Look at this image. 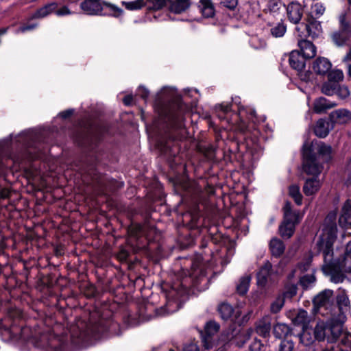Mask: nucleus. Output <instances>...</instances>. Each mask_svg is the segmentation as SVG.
Returning <instances> with one entry per match:
<instances>
[{
    "label": "nucleus",
    "instance_id": "052dcab7",
    "mask_svg": "<svg viewBox=\"0 0 351 351\" xmlns=\"http://www.w3.org/2000/svg\"><path fill=\"white\" fill-rule=\"evenodd\" d=\"M238 3V0H221V3L229 8V9H234Z\"/></svg>",
    "mask_w": 351,
    "mask_h": 351
},
{
    "label": "nucleus",
    "instance_id": "0eeeda50",
    "mask_svg": "<svg viewBox=\"0 0 351 351\" xmlns=\"http://www.w3.org/2000/svg\"><path fill=\"white\" fill-rule=\"evenodd\" d=\"M218 312L223 319L227 320L231 318L234 322L239 325L245 324L250 319L249 314H246L241 318V309L239 308L234 309L233 307L228 303H221L219 304L218 306Z\"/></svg>",
    "mask_w": 351,
    "mask_h": 351
},
{
    "label": "nucleus",
    "instance_id": "aec40b11",
    "mask_svg": "<svg viewBox=\"0 0 351 351\" xmlns=\"http://www.w3.org/2000/svg\"><path fill=\"white\" fill-rule=\"evenodd\" d=\"M337 103L320 97L315 99L313 102V111L317 114L326 112L328 110L337 106Z\"/></svg>",
    "mask_w": 351,
    "mask_h": 351
},
{
    "label": "nucleus",
    "instance_id": "f8f14e48",
    "mask_svg": "<svg viewBox=\"0 0 351 351\" xmlns=\"http://www.w3.org/2000/svg\"><path fill=\"white\" fill-rule=\"evenodd\" d=\"M286 10L289 21L293 24H299L304 13L302 5L297 1H292L288 4Z\"/></svg>",
    "mask_w": 351,
    "mask_h": 351
},
{
    "label": "nucleus",
    "instance_id": "dca6fc26",
    "mask_svg": "<svg viewBox=\"0 0 351 351\" xmlns=\"http://www.w3.org/2000/svg\"><path fill=\"white\" fill-rule=\"evenodd\" d=\"M333 291L330 289H326L317 295L313 299V303L317 308L324 307L328 308L331 304Z\"/></svg>",
    "mask_w": 351,
    "mask_h": 351
},
{
    "label": "nucleus",
    "instance_id": "de8ad7c7",
    "mask_svg": "<svg viewBox=\"0 0 351 351\" xmlns=\"http://www.w3.org/2000/svg\"><path fill=\"white\" fill-rule=\"evenodd\" d=\"M75 113L74 108H69L65 110L60 112L55 119V121L58 119L67 120L70 119Z\"/></svg>",
    "mask_w": 351,
    "mask_h": 351
},
{
    "label": "nucleus",
    "instance_id": "f704fd0d",
    "mask_svg": "<svg viewBox=\"0 0 351 351\" xmlns=\"http://www.w3.org/2000/svg\"><path fill=\"white\" fill-rule=\"evenodd\" d=\"M251 277L249 275L242 276L237 285V291L240 295H245L249 289Z\"/></svg>",
    "mask_w": 351,
    "mask_h": 351
},
{
    "label": "nucleus",
    "instance_id": "393cba45",
    "mask_svg": "<svg viewBox=\"0 0 351 351\" xmlns=\"http://www.w3.org/2000/svg\"><path fill=\"white\" fill-rule=\"evenodd\" d=\"M191 5V0H169V9L175 14L185 12Z\"/></svg>",
    "mask_w": 351,
    "mask_h": 351
},
{
    "label": "nucleus",
    "instance_id": "e433bc0d",
    "mask_svg": "<svg viewBox=\"0 0 351 351\" xmlns=\"http://www.w3.org/2000/svg\"><path fill=\"white\" fill-rule=\"evenodd\" d=\"M339 84L335 82L328 80L322 86V92L326 95L331 96L335 94L338 90Z\"/></svg>",
    "mask_w": 351,
    "mask_h": 351
},
{
    "label": "nucleus",
    "instance_id": "ddd939ff",
    "mask_svg": "<svg viewBox=\"0 0 351 351\" xmlns=\"http://www.w3.org/2000/svg\"><path fill=\"white\" fill-rule=\"evenodd\" d=\"M285 58H287L290 66L295 71L302 70L305 66L306 58L301 55L299 51L293 50L289 55L285 54L283 60Z\"/></svg>",
    "mask_w": 351,
    "mask_h": 351
},
{
    "label": "nucleus",
    "instance_id": "79ce46f5",
    "mask_svg": "<svg viewBox=\"0 0 351 351\" xmlns=\"http://www.w3.org/2000/svg\"><path fill=\"white\" fill-rule=\"evenodd\" d=\"M149 2L147 8L154 10H158L166 5H169V0H147Z\"/></svg>",
    "mask_w": 351,
    "mask_h": 351
},
{
    "label": "nucleus",
    "instance_id": "4c0bfd02",
    "mask_svg": "<svg viewBox=\"0 0 351 351\" xmlns=\"http://www.w3.org/2000/svg\"><path fill=\"white\" fill-rule=\"evenodd\" d=\"M293 322L295 325L302 326L303 328H306L308 324V313L304 310H300L295 315Z\"/></svg>",
    "mask_w": 351,
    "mask_h": 351
},
{
    "label": "nucleus",
    "instance_id": "37998d69",
    "mask_svg": "<svg viewBox=\"0 0 351 351\" xmlns=\"http://www.w3.org/2000/svg\"><path fill=\"white\" fill-rule=\"evenodd\" d=\"M327 74L328 80L335 82L337 84L343 80L344 77L343 71L339 69L330 70Z\"/></svg>",
    "mask_w": 351,
    "mask_h": 351
},
{
    "label": "nucleus",
    "instance_id": "f3484780",
    "mask_svg": "<svg viewBox=\"0 0 351 351\" xmlns=\"http://www.w3.org/2000/svg\"><path fill=\"white\" fill-rule=\"evenodd\" d=\"M336 297L337 305L339 309V314L346 315V313L350 310V302L345 289H339Z\"/></svg>",
    "mask_w": 351,
    "mask_h": 351
},
{
    "label": "nucleus",
    "instance_id": "2f4dec72",
    "mask_svg": "<svg viewBox=\"0 0 351 351\" xmlns=\"http://www.w3.org/2000/svg\"><path fill=\"white\" fill-rule=\"evenodd\" d=\"M273 332L276 338L282 339L291 332V328L285 324H277L274 327Z\"/></svg>",
    "mask_w": 351,
    "mask_h": 351
},
{
    "label": "nucleus",
    "instance_id": "a211bd4d",
    "mask_svg": "<svg viewBox=\"0 0 351 351\" xmlns=\"http://www.w3.org/2000/svg\"><path fill=\"white\" fill-rule=\"evenodd\" d=\"M331 62L329 60L324 57H319L316 58L312 66L313 71L319 75H326L331 69Z\"/></svg>",
    "mask_w": 351,
    "mask_h": 351
},
{
    "label": "nucleus",
    "instance_id": "4be33fe9",
    "mask_svg": "<svg viewBox=\"0 0 351 351\" xmlns=\"http://www.w3.org/2000/svg\"><path fill=\"white\" fill-rule=\"evenodd\" d=\"M298 47L302 55L307 59L313 58L316 55V47L309 40L301 39L298 40Z\"/></svg>",
    "mask_w": 351,
    "mask_h": 351
},
{
    "label": "nucleus",
    "instance_id": "a878e982",
    "mask_svg": "<svg viewBox=\"0 0 351 351\" xmlns=\"http://www.w3.org/2000/svg\"><path fill=\"white\" fill-rule=\"evenodd\" d=\"M321 186V182L317 178L307 179L303 186V191L306 195H312L318 191Z\"/></svg>",
    "mask_w": 351,
    "mask_h": 351
},
{
    "label": "nucleus",
    "instance_id": "c9c22d12",
    "mask_svg": "<svg viewBox=\"0 0 351 351\" xmlns=\"http://www.w3.org/2000/svg\"><path fill=\"white\" fill-rule=\"evenodd\" d=\"M284 210V218H294V220L296 222H300L302 216L300 215L299 212L292 211L291 210V204L289 202H287L283 207Z\"/></svg>",
    "mask_w": 351,
    "mask_h": 351
},
{
    "label": "nucleus",
    "instance_id": "473e14b6",
    "mask_svg": "<svg viewBox=\"0 0 351 351\" xmlns=\"http://www.w3.org/2000/svg\"><path fill=\"white\" fill-rule=\"evenodd\" d=\"M334 262L339 265L346 272L351 273V256L343 254L342 258H335Z\"/></svg>",
    "mask_w": 351,
    "mask_h": 351
},
{
    "label": "nucleus",
    "instance_id": "3c124183",
    "mask_svg": "<svg viewBox=\"0 0 351 351\" xmlns=\"http://www.w3.org/2000/svg\"><path fill=\"white\" fill-rule=\"evenodd\" d=\"M325 11V7L321 3H315L312 5V12L316 17L322 16Z\"/></svg>",
    "mask_w": 351,
    "mask_h": 351
},
{
    "label": "nucleus",
    "instance_id": "f03ea898",
    "mask_svg": "<svg viewBox=\"0 0 351 351\" xmlns=\"http://www.w3.org/2000/svg\"><path fill=\"white\" fill-rule=\"evenodd\" d=\"M336 218L337 214L335 212H331L326 216L322 233L316 243L315 249L323 256L324 263L322 266L323 272L330 276L332 282L338 284L343 282L346 272L334 262L333 244L337 232Z\"/></svg>",
    "mask_w": 351,
    "mask_h": 351
},
{
    "label": "nucleus",
    "instance_id": "412c9836",
    "mask_svg": "<svg viewBox=\"0 0 351 351\" xmlns=\"http://www.w3.org/2000/svg\"><path fill=\"white\" fill-rule=\"evenodd\" d=\"M298 223L294 220V218H284V221L279 228L281 237L287 239L290 238L294 233L295 224Z\"/></svg>",
    "mask_w": 351,
    "mask_h": 351
},
{
    "label": "nucleus",
    "instance_id": "49530a36",
    "mask_svg": "<svg viewBox=\"0 0 351 351\" xmlns=\"http://www.w3.org/2000/svg\"><path fill=\"white\" fill-rule=\"evenodd\" d=\"M250 335L246 332H239L234 338V343L238 347H242L248 340Z\"/></svg>",
    "mask_w": 351,
    "mask_h": 351
},
{
    "label": "nucleus",
    "instance_id": "cd10ccee",
    "mask_svg": "<svg viewBox=\"0 0 351 351\" xmlns=\"http://www.w3.org/2000/svg\"><path fill=\"white\" fill-rule=\"evenodd\" d=\"M271 330V323L268 317H264L261 319L256 327V332L263 337H267L269 336Z\"/></svg>",
    "mask_w": 351,
    "mask_h": 351
},
{
    "label": "nucleus",
    "instance_id": "13d9d810",
    "mask_svg": "<svg viewBox=\"0 0 351 351\" xmlns=\"http://www.w3.org/2000/svg\"><path fill=\"white\" fill-rule=\"evenodd\" d=\"M283 304L284 302L282 300L280 299L276 300V302L271 304V311L274 313L279 312L282 308Z\"/></svg>",
    "mask_w": 351,
    "mask_h": 351
},
{
    "label": "nucleus",
    "instance_id": "bf43d9fd",
    "mask_svg": "<svg viewBox=\"0 0 351 351\" xmlns=\"http://www.w3.org/2000/svg\"><path fill=\"white\" fill-rule=\"evenodd\" d=\"M263 344L261 341L257 339H255L252 344L250 346V351H260L261 350V347Z\"/></svg>",
    "mask_w": 351,
    "mask_h": 351
},
{
    "label": "nucleus",
    "instance_id": "9d476101",
    "mask_svg": "<svg viewBox=\"0 0 351 351\" xmlns=\"http://www.w3.org/2000/svg\"><path fill=\"white\" fill-rule=\"evenodd\" d=\"M82 328L86 326L85 330H80V326H77L78 331H75L74 330L72 331L71 335V339L73 344L75 345H80L84 344L90 341L92 339H95L97 337V334L99 332V330H97L94 328H90L86 324H84L81 323Z\"/></svg>",
    "mask_w": 351,
    "mask_h": 351
},
{
    "label": "nucleus",
    "instance_id": "5701e85b",
    "mask_svg": "<svg viewBox=\"0 0 351 351\" xmlns=\"http://www.w3.org/2000/svg\"><path fill=\"white\" fill-rule=\"evenodd\" d=\"M340 226L345 228H351V203L347 201L342 209L339 218Z\"/></svg>",
    "mask_w": 351,
    "mask_h": 351
},
{
    "label": "nucleus",
    "instance_id": "0e129e2a",
    "mask_svg": "<svg viewBox=\"0 0 351 351\" xmlns=\"http://www.w3.org/2000/svg\"><path fill=\"white\" fill-rule=\"evenodd\" d=\"M338 93L341 98H346L350 95V91L346 86L339 87Z\"/></svg>",
    "mask_w": 351,
    "mask_h": 351
},
{
    "label": "nucleus",
    "instance_id": "5fc2aeb1",
    "mask_svg": "<svg viewBox=\"0 0 351 351\" xmlns=\"http://www.w3.org/2000/svg\"><path fill=\"white\" fill-rule=\"evenodd\" d=\"M293 348V343L290 340H282L280 344L279 351H291Z\"/></svg>",
    "mask_w": 351,
    "mask_h": 351
},
{
    "label": "nucleus",
    "instance_id": "423d86ee",
    "mask_svg": "<svg viewBox=\"0 0 351 351\" xmlns=\"http://www.w3.org/2000/svg\"><path fill=\"white\" fill-rule=\"evenodd\" d=\"M33 343L44 351H64L67 345L65 336H56L50 330L34 337Z\"/></svg>",
    "mask_w": 351,
    "mask_h": 351
},
{
    "label": "nucleus",
    "instance_id": "c85d7f7f",
    "mask_svg": "<svg viewBox=\"0 0 351 351\" xmlns=\"http://www.w3.org/2000/svg\"><path fill=\"white\" fill-rule=\"evenodd\" d=\"M269 249L273 256H280L285 252V246L279 239H272L269 243Z\"/></svg>",
    "mask_w": 351,
    "mask_h": 351
},
{
    "label": "nucleus",
    "instance_id": "603ef678",
    "mask_svg": "<svg viewBox=\"0 0 351 351\" xmlns=\"http://www.w3.org/2000/svg\"><path fill=\"white\" fill-rule=\"evenodd\" d=\"M297 71H298V75L300 79L304 82H310L313 77V73L309 71H303V69H302V70Z\"/></svg>",
    "mask_w": 351,
    "mask_h": 351
},
{
    "label": "nucleus",
    "instance_id": "4468645a",
    "mask_svg": "<svg viewBox=\"0 0 351 351\" xmlns=\"http://www.w3.org/2000/svg\"><path fill=\"white\" fill-rule=\"evenodd\" d=\"M333 124H346L351 121V112L345 108L335 110L329 114Z\"/></svg>",
    "mask_w": 351,
    "mask_h": 351
},
{
    "label": "nucleus",
    "instance_id": "e2e57ef3",
    "mask_svg": "<svg viewBox=\"0 0 351 351\" xmlns=\"http://www.w3.org/2000/svg\"><path fill=\"white\" fill-rule=\"evenodd\" d=\"M36 27V24H30L27 25H23L20 27L16 31V33H24L27 31H30L34 29Z\"/></svg>",
    "mask_w": 351,
    "mask_h": 351
},
{
    "label": "nucleus",
    "instance_id": "1a4fd4ad",
    "mask_svg": "<svg viewBox=\"0 0 351 351\" xmlns=\"http://www.w3.org/2000/svg\"><path fill=\"white\" fill-rule=\"evenodd\" d=\"M346 319V315L338 314L337 317H332L328 320V341L335 342L341 335Z\"/></svg>",
    "mask_w": 351,
    "mask_h": 351
},
{
    "label": "nucleus",
    "instance_id": "c756f323",
    "mask_svg": "<svg viewBox=\"0 0 351 351\" xmlns=\"http://www.w3.org/2000/svg\"><path fill=\"white\" fill-rule=\"evenodd\" d=\"M315 337L318 341L328 338V322L319 321L317 323L314 330Z\"/></svg>",
    "mask_w": 351,
    "mask_h": 351
},
{
    "label": "nucleus",
    "instance_id": "6e6552de",
    "mask_svg": "<svg viewBox=\"0 0 351 351\" xmlns=\"http://www.w3.org/2000/svg\"><path fill=\"white\" fill-rule=\"evenodd\" d=\"M339 23L340 29L332 34V40L337 45L342 46L351 37V21L345 13L340 15Z\"/></svg>",
    "mask_w": 351,
    "mask_h": 351
},
{
    "label": "nucleus",
    "instance_id": "c03bdc74",
    "mask_svg": "<svg viewBox=\"0 0 351 351\" xmlns=\"http://www.w3.org/2000/svg\"><path fill=\"white\" fill-rule=\"evenodd\" d=\"M219 330V325L213 321L208 322L205 326V333L208 337H211Z\"/></svg>",
    "mask_w": 351,
    "mask_h": 351
},
{
    "label": "nucleus",
    "instance_id": "a18cd8bd",
    "mask_svg": "<svg viewBox=\"0 0 351 351\" xmlns=\"http://www.w3.org/2000/svg\"><path fill=\"white\" fill-rule=\"evenodd\" d=\"M192 269L193 271L190 274L192 278L203 277L206 275V271L201 268L199 263L197 261L193 262Z\"/></svg>",
    "mask_w": 351,
    "mask_h": 351
},
{
    "label": "nucleus",
    "instance_id": "8fccbe9b",
    "mask_svg": "<svg viewBox=\"0 0 351 351\" xmlns=\"http://www.w3.org/2000/svg\"><path fill=\"white\" fill-rule=\"evenodd\" d=\"M315 281V278L313 275H304L301 277L300 280V285L304 288H308Z\"/></svg>",
    "mask_w": 351,
    "mask_h": 351
},
{
    "label": "nucleus",
    "instance_id": "f257e3e1",
    "mask_svg": "<svg viewBox=\"0 0 351 351\" xmlns=\"http://www.w3.org/2000/svg\"><path fill=\"white\" fill-rule=\"evenodd\" d=\"M193 93L197 94L198 90L193 88L185 89L182 97L174 88L165 86L156 95V106H160L155 108L159 117L169 128L182 130L185 128L184 115L196 105L195 101L191 105L188 104L189 99L193 97Z\"/></svg>",
    "mask_w": 351,
    "mask_h": 351
},
{
    "label": "nucleus",
    "instance_id": "a19ab883",
    "mask_svg": "<svg viewBox=\"0 0 351 351\" xmlns=\"http://www.w3.org/2000/svg\"><path fill=\"white\" fill-rule=\"evenodd\" d=\"M287 27L284 23L280 22L276 24L270 29L271 34L276 38L282 37L285 35Z\"/></svg>",
    "mask_w": 351,
    "mask_h": 351
},
{
    "label": "nucleus",
    "instance_id": "72a5a7b5",
    "mask_svg": "<svg viewBox=\"0 0 351 351\" xmlns=\"http://www.w3.org/2000/svg\"><path fill=\"white\" fill-rule=\"evenodd\" d=\"M333 129V123L330 120L319 119L315 124L314 132H330Z\"/></svg>",
    "mask_w": 351,
    "mask_h": 351
},
{
    "label": "nucleus",
    "instance_id": "ea45409f",
    "mask_svg": "<svg viewBox=\"0 0 351 351\" xmlns=\"http://www.w3.org/2000/svg\"><path fill=\"white\" fill-rule=\"evenodd\" d=\"M122 4L126 9L129 10H137L147 5V0L123 1Z\"/></svg>",
    "mask_w": 351,
    "mask_h": 351
},
{
    "label": "nucleus",
    "instance_id": "b1692460",
    "mask_svg": "<svg viewBox=\"0 0 351 351\" xmlns=\"http://www.w3.org/2000/svg\"><path fill=\"white\" fill-rule=\"evenodd\" d=\"M21 330L19 328L14 326H8V324L0 323V335L5 341L16 339Z\"/></svg>",
    "mask_w": 351,
    "mask_h": 351
},
{
    "label": "nucleus",
    "instance_id": "39448f33",
    "mask_svg": "<svg viewBox=\"0 0 351 351\" xmlns=\"http://www.w3.org/2000/svg\"><path fill=\"white\" fill-rule=\"evenodd\" d=\"M79 119L74 124L75 129L86 130H108V123L101 117V108L98 111L90 109L80 114Z\"/></svg>",
    "mask_w": 351,
    "mask_h": 351
},
{
    "label": "nucleus",
    "instance_id": "2eb2a0df",
    "mask_svg": "<svg viewBox=\"0 0 351 351\" xmlns=\"http://www.w3.org/2000/svg\"><path fill=\"white\" fill-rule=\"evenodd\" d=\"M80 7L86 14L89 15L101 14L103 9L101 0H84Z\"/></svg>",
    "mask_w": 351,
    "mask_h": 351
},
{
    "label": "nucleus",
    "instance_id": "338daca9",
    "mask_svg": "<svg viewBox=\"0 0 351 351\" xmlns=\"http://www.w3.org/2000/svg\"><path fill=\"white\" fill-rule=\"evenodd\" d=\"M134 97L131 95H128L125 96V97L123 99V104L125 106H130L133 103Z\"/></svg>",
    "mask_w": 351,
    "mask_h": 351
},
{
    "label": "nucleus",
    "instance_id": "09e8293b",
    "mask_svg": "<svg viewBox=\"0 0 351 351\" xmlns=\"http://www.w3.org/2000/svg\"><path fill=\"white\" fill-rule=\"evenodd\" d=\"M281 5L282 3L280 0H269L267 10L270 13L274 14L279 10Z\"/></svg>",
    "mask_w": 351,
    "mask_h": 351
},
{
    "label": "nucleus",
    "instance_id": "69168bd1",
    "mask_svg": "<svg viewBox=\"0 0 351 351\" xmlns=\"http://www.w3.org/2000/svg\"><path fill=\"white\" fill-rule=\"evenodd\" d=\"M183 351H199V348L197 344L191 343L186 345L183 348Z\"/></svg>",
    "mask_w": 351,
    "mask_h": 351
},
{
    "label": "nucleus",
    "instance_id": "20e7f679",
    "mask_svg": "<svg viewBox=\"0 0 351 351\" xmlns=\"http://www.w3.org/2000/svg\"><path fill=\"white\" fill-rule=\"evenodd\" d=\"M331 147L317 141H305L302 147L303 169L308 175L317 176L321 173L322 163L331 158Z\"/></svg>",
    "mask_w": 351,
    "mask_h": 351
},
{
    "label": "nucleus",
    "instance_id": "6e6d98bb",
    "mask_svg": "<svg viewBox=\"0 0 351 351\" xmlns=\"http://www.w3.org/2000/svg\"><path fill=\"white\" fill-rule=\"evenodd\" d=\"M341 343L346 347L351 346V334L344 332L341 335Z\"/></svg>",
    "mask_w": 351,
    "mask_h": 351
},
{
    "label": "nucleus",
    "instance_id": "9b49d317",
    "mask_svg": "<svg viewBox=\"0 0 351 351\" xmlns=\"http://www.w3.org/2000/svg\"><path fill=\"white\" fill-rule=\"evenodd\" d=\"M298 36H308L312 38L319 37L322 33V26L319 21L312 20L307 23H301L295 27Z\"/></svg>",
    "mask_w": 351,
    "mask_h": 351
},
{
    "label": "nucleus",
    "instance_id": "6ab92c4d",
    "mask_svg": "<svg viewBox=\"0 0 351 351\" xmlns=\"http://www.w3.org/2000/svg\"><path fill=\"white\" fill-rule=\"evenodd\" d=\"M271 267V264L269 261H267L260 268L256 274V280L258 287L263 288L266 287L270 277Z\"/></svg>",
    "mask_w": 351,
    "mask_h": 351
},
{
    "label": "nucleus",
    "instance_id": "7ed1b4c3",
    "mask_svg": "<svg viewBox=\"0 0 351 351\" xmlns=\"http://www.w3.org/2000/svg\"><path fill=\"white\" fill-rule=\"evenodd\" d=\"M215 111L219 120L237 126L240 132H244L248 127L244 119L252 121L256 119L255 110L240 105L239 97L233 99L232 104L222 103L216 105Z\"/></svg>",
    "mask_w": 351,
    "mask_h": 351
},
{
    "label": "nucleus",
    "instance_id": "7c9ffc66",
    "mask_svg": "<svg viewBox=\"0 0 351 351\" xmlns=\"http://www.w3.org/2000/svg\"><path fill=\"white\" fill-rule=\"evenodd\" d=\"M199 8L204 17L210 18L215 14V8L211 0H200Z\"/></svg>",
    "mask_w": 351,
    "mask_h": 351
},
{
    "label": "nucleus",
    "instance_id": "4d7b16f0",
    "mask_svg": "<svg viewBox=\"0 0 351 351\" xmlns=\"http://www.w3.org/2000/svg\"><path fill=\"white\" fill-rule=\"evenodd\" d=\"M149 95V91L144 86H140L136 90V95L142 98L145 101Z\"/></svg>",
    "mask_w": 351,
    "mask_h": 351
},
{
    "label": "nucleus",
    "instance_id": "680f3d73",
    "mask_svg": "<svg viewBox=\"0 0 351 351\" xmlns=\"http://www.w3.org/2000/svg\"><path fill=\"white\" fill-rule=\"evenodd\" d=\"M71 12L69 10V9L66 6H62L60 9H56V14L58 16H63L65 15H69Z\"/></svg>",
    "mask_w": 351,
    "mask_h": 351
},
{
    "label": "nucleus",
    "instance_id": "864d4df0",
    "mask_svg": "<svg viewBox=\"0 0 351 351\" xmlns=\"http://www.w3.org/2000/svg\"><path fill=\"white\" fill-rule=\"evenodd\" d=\"M204 154L208 160H213L215 156V149L213 145H208L202 150Z\"/></svg>",
    "mask_w": 351,
    "mask_h": 351
},
{
    "label": "nucleus",
    "instance_id": "bb28decb",
    "mask_svg": "<svg viewBox=\"0 0 351 351\" xmlns=\"http://www.w3.org/2000/svg\"><path fill=\"white\" fill-rule=\"evenodd\" d=\"M58 7V4L56 2L47 3L37 10L36 12L34 13L32 17L34 19L44 18L53 12L56 13Z\"/></svg>",
    "mask_w": 351,
    "mask_h": 351
},
{
    "label": "nucleus",
    "instance_id": "774afa93",
    "mask_svg": "<svg viewBox=\"0 0 351 351\" xmlns=\"http://www.w3.org/2000/svg\"><path fill=\"white\" fill-rule=\"evenodd\" d=\"M128 252L124 250H121L118 255V257L121 261H125L128 256Z\"/></svg>",
    "mask_w": 351,
    "mask_h": 351
},
{
    "label": "nucleus",
    "instance_id": "58836bf2",
    "mask_svg": "<svg viewBox=\"0 0 351 351\" xmlns=\"http://www.w3.org/2000/svg\"><path fill=\"white\" fill-rule=\"evenodd\" d=\"M289 195L294 199L298 205L302 204V195L300 191V187L298 185H291L289 188Z\"/></svg>",
    "mask_w": 351,
    "mask_h": 351
}]
</instances>
